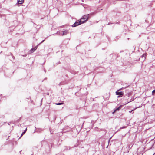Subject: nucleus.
Here are the masks:
<instances>
[{
	"mask_svg": "<svg viewBox=\"0 0 155 155\" xmlns=\"http://www.w3.org/2000/svg\"><path fill=\"white\" fill-rule=\"evenodd\" d=\"M63 104V103H62L55 104L57 105H60L62 104Z\"/></svg>",
	"mask_w": 155,
	"mask_h": 155,
	"instance_id": "obj_8",
	"label": "nucleus"
},
{
	"mask_svg": "<svg viewBox=\"0 0 155 155\" xmlns=\"http://www.w3.org/2000/svg\"><path fill=\"white\" fill-rule=\"evenodd\" d=\"M88 15H84L81 18L80 20L82 23L86 21L88 19Z\"/></svg>",
	"mask_w": 155,
	"mask_h": 155,
	"instance_id": "obj_1",
	"label": "nucleus"
},
{
	"mask_svg": "<svg viewBox=\"0 0 155 155\" xmlns=\"http://www.w3.org/2000/svg\"><path fill=\"white\" fill-rule=\"evenodd\" d=\"M81 21L80 20H78L75 23L72 25L73 27H75L79 25L82 24Z\"/></svg>",
	"mask_w": 155,
	"mask_h": 155,
	"instance_id": "obj_2",
	"label": "nucleus"
},
{
	"mask_svg": "<svg viewBox=\"0 0 155 155\" xmlns=\"http://www.w3.org/2000/svg\"><path fill=\"white\" fill-rule=\"evenodd\" d=\"M36 50V49L35 48H32L30 51L31 53H32L33 52Z\"/></svg>",
	"mask_w": 155,
	"mask_h": 155,
	"instance_id": "obj_7",
	"label": "nucleus"
},
{
	"mask_svg": "<svg viewBox=\"0 0 155 155\" xmlns=\"http://www.w3.org/2000/svg\"><path fill=\"white\" fill-rule=\"evenodd\" d=\"M27 130V128H26V129L25 130L24 132H25V133L26 132Z\"/></svg>",
	"mask_w": 155,
	"mask_h": 155,
	"instance_id": "obj_13",
	"label": "nucleus"
},
{
	"mask_svg": "<svg viewBox=\"0 0 155 155\" xmlns=\"http://www.w3.org/2000/svg\"><path fill=\"white\" fill-rule=\"evenodd\" d=\"M68 33V31H65L63 32V33L62 34V35L63 36L64 35H66Z\"/></svg>",
	"mask_w": 155,
	"mask_h": 155,
	"instance_id": "obj_4",
	"label": "nucleus"
},
{
	"mask_svg": "<svg viewBox=\"0 0 155 155\" xmlns=\"http://www.w3.org/2000/svg\"><path fill=\"white\" fill-rule=\"evenodd\" d=\"M24 1V0H19L18 1V3L19 4H22Z\"/></svg>",
	"mask_w": 155,
	"mask_h": 155,
	"instance_id": "obj_6",
	"label": "nucleus"
},
{
	"mask_svg": "<svg viewBox=\"0 0 155 155\" xmlns=\"http://www.w3.org/2000/svg\"><path fill=\"white\" fill-rule=\"evenodd\" d=\"M25 133V132H23L22 133V134H21V137H21L23 135H24V134Z\"/></svg>",
	"mask_w": 155,
	"mask_h": 155,
	"instance_id": "obj_10",
	"label": "nucleus"
},
{
	"mask_svg": "<svg viewBox=\"0 0 155 155\" xmlns=\"http://www.w3.org/2000/svg\"><path fill=\"white\" fill-rule=\"evenodd\" d=\"M144 58V59H145V56L144 55H143L142 57H141V58Z\"/></svg>",
	"mask_w": 155,
	"mask_h": 155,
	"instance_id": "obj_9",
	"label": "nucleus"
},
{
	"mask_svg": "<svg viewBox=\"0 0 155 155\" xmlns=\"http://www.w3.org/2000/svg\"><path fill=\"white\" fill-rule=\"evenodd\" d=\"M154 93H155V89L152 91V94H153Z\"/></svg>",
	"mask_w": 155,
	"mask_h": 155,
	"instance_id": "obj_11",
	"label": "nucleus"
},
{
	"mask_svg": "<svg viewBox=\"0 0 155 155\" xmlns=\"http://www.w3.org/2000/svg\"><path fill=\"white\" fill-rule=\"evenodd\" d=\"M121 107V106H120V107H118L117 108L115 109V110H114V111L113 113H114L116 111L119 110L120 109V108Z\"/></svg>",
	"mask_w": 155,
	"mask_h": 155,
	"instance_id": "obj_5",
	"label": "nucleus"
},
{
	"mask_svg": "<svg viewBox=\"0 0 155 155\" xmlns=\"http://www.w3.org/2000/svg\"><path fill=\"white\" fill-rule=\"evenodd\" d=\"M135 110V109H134V110H131V111H129V112L130 113H131V112H132V111L134 110Z\"/></svg>",
	"mask_w": 155,
	"mask_h": 155,
	"instance_id": "obj_12",
	"label": "nucleus"
},
{
	"mask_svg": "<svg viewBox=\"0 0 155 155\" xmlns=\"http://www.w3.org/2000/svg\"><path fill=\"white\" fill-rule=\"evenodd\" d=\"M116 93L117 95H119L121 96H122L124 94V93L122 92H117V91L116 92Z\"/></svg>",
	"mask_w": 155,
	"mask_h": 155,
	"instance_id": "obj_3",
	"label": "nucleus"
}]
</instances>
